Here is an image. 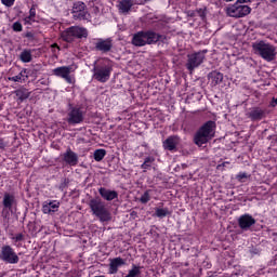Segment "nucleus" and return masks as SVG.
<instances>
[{
    "mask_svg": "<svg viewBox=\"0 0 277 277\" xmlns=\"http://www.w3.org/2000/svg\"><path fill=\"white\" fill-rule=\"evenodd\" d=\"M166 35L158 34L155 30H141L133 35V47H146V44H157L158 42H166Z\"/></svg>",
    "mask_w": 277,
    "mask_h": 277,
    "instance_id": "obj_1",
    "label": "nucleus"
},
{
    "mask_svg": "<svg viewBox=\"0 0 277 277\" xmlns=\"http://www.w3.org/2000/svg\"><path fill=\"white\" fill-rule=\"evenodd\" d=\"M215 121L209 120L203 123L194 134L193 142L199 148L209 144L215 137Z\"/></svg>",
    "mask_w": 277,
    "mask_h": 277,
    "instance_id": "obj_2",
    "label": "nucleus"
},
{
    "mask_svg": "<svg viewBox=\"0 0 277 277\" xmlns=\"http://www.w3.org/2000/svg\"><path fill=\"white\" fill-rule=\"evenodd\" d=\"M255 55H260L265 62H274L276 60V45L266 41H256L252 43Z\"/></svg>",
    "mask_w": 277,
    "mask_h": 277,
    "instance_id": "obj_3",
    "label": "nucleus"
},
{
    "mask_svg": "<svg viewBox=\"0 0 277 277\" xmlns=\"http://www.w3.org/2000/svg\"><path fill=\"white\" fill-rule=\"evenodd\" d=\"M92 215L97 217L100 222H111V212L101 198H93L89 201Z\"/></svg>",
    "mask_w": 277,
    "mask_h": 277,
    "instance_id": "obj_4",
    "label": "nucleus"
},
{
    "mask_svg": "<svg viewBox=\"0 0 277 277\" xmlns=\"http://www.w3.org/2000/svg\"><path fill=\"white\" fill-rule=\"evenodd\" d=\"M111 70H114L111 65H96L95 62L92 69L93 79L100 83H107V80L111 77Z\"/></svg>",
    "mask_w": 277,
    "mask_h": 277,
    "instance_id": "obj_5",
    "label": "nucleus"
},
{
    "mask_svg": "<svg viewBox=\"0 0 277 277\" xmlns=\"http://www.w3.org/2000/svg\"><path fill=\"white\" fill-rule=\"evenodd\" d=\"M205 55H207V50L195 52L187 55L185 66L190 75L194 72L195 68H199L200 65L205 62Z\"/></svg>",
    "mask_w": 277,
    "mask_h": 277,
    "instance_id": "obj_6",
    "label": "nucleus"
},
{
    "mask_svg": "<svg viewBox=\"0 0 277 277\" xmlns=\"http://www.w3.org/2000/svg\"><path fill=\"white\" fill-rule=\"evenodd\" d=\"M0 261L9 265H16L21 258H18V254L10 245H4L0 249Z\"/></svg>",
    "mask_w": 277,
    "mask_h": 277,
    "instance_id": "obj_7",
    "label": "nucleus"
},
{
    "mask_svg": "<svg viewBox=\"0 0 277 277\" xmlns=\"http://www.w3.org/2000/svg\"><path fill=\"white\" fill-rule=\"evenodd\" d=\"M250 12H252V9L249 5L238 4V2L226 9L227 16L232 18H243V16H248Z\"/></svg>",
    "mask_w": 277,
    "mask_h": 277,
    "instance_id": "obj_8",
    "label": "nucleus"
},
{
    "mask_svg": "<svg viewBox=\"0 0 277 277\" xmlns=\"http://www.w3.org/2000/svg\"><path fill=\"white\" fill-rule=\"evenodd\" d=\"M74 21H88V6L82 1L74 3L71 9Z\"/></svg>",
    "mask_w": 277,
    "mask_h": 277,
    "instance_id": "obj_9",
    "label": "nucleus"
},
{
    "mask_svg": "<svg viewBox=\"0 0 277 277\" xmlns=\"http://www.w3.org/2000/svg\"><path fill=\"white\" fill-rule=\"evenodd\" d=\"M68 124H81L83 122V110L79 107H70L67 113Z\"/></svg>",
    "mask_w": 277,
    "mask_h": 277,
    "instance_id": "obj_10",
    "label": "nucleus"
},
{
    "mask_svg": "<svg viewBox=\"0 0 277 277\" xmlns=\"http://www.w3.org/2000/svg\"><path fill=\"white\" fill-rule=\"evenodd\" d=\"M114 49V42L111 38L107 39H95L94 50L100 51L101 53H109Z\"/></svg>",
    "mask_w": 277,
    "mask_h": 277,
    "instance_id": "obj_11",
    "label": "nucleus"
},
{
    "mask_svg": "<svg viewBox=\"0 0 277 277\" xmlns=\"http://www.w3.org/2000/svg\"><path fill=\"white\" fill-rule=\"evenodd\" d=\"M256 224V219L250 214H242L238 217V226L241 230H250Z\"/></svg>",
    "mask_w": 277,
    "mask_h": 277,
    "instance_id": "obj_12",
    "label": "nucleus"
},
{
    "mask_svg": "<svg viewBox=\"0 0 277 277\" xmlns=\"http://www.w3.org/2000/svg\"><path fill=\"white\" fill-rule=\"evenodd\" d=\"M72 70V67L70 66H61L56 67L52 70V74L55 77H61V79H64L67 83H72V78L70 77V72Z\"/></svg>",
    "mask_w": 277,
    "mask_h": 277,
    "instance_id": "obj_13",
    "label": "nucleus"
},
{
    "mask_svg": "<svg viewBox=\"0 0 277 277\" xmlns=\"http://www.w3.org/2000/svg\"><path fill=\"white\" fill-rule=\"evenodd\" d=\"M265 116H266L265 109H263L261 107H252L247 113V118H249L253 122L263 120V118H265Z\"/></svg>",
    "mask_w": 277,
    "mask_h": 277,
    "instance_id": "obj_14",
    "label": "nucleus"
},
{
    "mask_svg": "<svg viewBox=\"0 0 277 277\" xmlns=\"http://www.w3.org/2000/svg\"><path fill=\"white\" fill-rule=\"evenodd\" d=\"M133 5H144V2H135L133 0H121L119 4L117 5L120 14H129L131 12V8Z\"/></svg>",
    "mask_w": 277,
    "mask_h": 277,
    "instance_id": "obj_15",
    "label": "nucleus"
},
{
    "mask_svg": "<svg viewBox=\"0 0 277 277\" xmlns=\"http://www.w3.org/2000/svg\"><path fill=\"white\" fill-rule=\"evenodd\" d=\"M98 194L101 198H103V200H107V202H111V200H116V198H118V192L106 187H100Z\"/></svg>",
    "mask_w": 277,
    "mask_h": 277,
    "instance_id": "obj_16",
    "label": "nucleus"
},
{
    "mask_svg": "<svg viewBox=\"0 0 277 277\" xmlns=\"http://www.w3.org/2000/svg\"><path fill=\"white\" fill-rule=\"evenodd\" d=\"M208 80L210 82L211 88H215V85H220L222 81H224V74L213 70L208 74Z\"/></svg>",
    "mask_w": 277,
    "mask_h": 277,
    "instance_id": "obj_17",
    "label": "nucleus"
},
{
    "mask_svg": "<svg viewBox=\"0 0 277 277\" xmlns=\"http://www.w3.org/2000/svg\"><path fill=\"white\" fill-rule=\"evenodd\" d=\"M63 159L68 166H77V163H79V156L70 148L63 155Z\"/></svg>",
    "mask_w": 277,
    "mask_h": 277,
    "instance_id": "obj_18",
    "label": "nucleus"
},
{
    "mask_svg": "<svg viewBox=\"0 0 277 277\" xmlns=\"http://www.w3.org/2000/svg\"><path fill=\"white\" fill-rule=\"evenodd\" d=\"M57 209H60V201L56 200L44 201L42 205V213L44 214L55 213Z\"/></svg>",
    "mask_w": 277,
    "mask_h": 277,
    "instance_id": "obj_19",
    "label": "nucleus"
},
{
    "mask_svg": "<svg viewBox=\"0 0 277 277\" xmlns=\"http://www.w3.org/2000/svg\"><path fill=\"white\" fill-rule=\"evenodd\" d=\"M127 265V262L122 258L110 259L109 263V274H118V268Z\"/></svg>",
    "mask_w": 277,
    "mask_h": 277,
    "instance_id": "obj_20",
    "label": "nucleus"
},
{
    "mask_svg": "<svg viewBox=\"0 0 277 277\" xmlns=\"http://www.w3.org/2000/svg\"><path fill=\"white\" fill-rule=\"evenodd\" d=\"M179 136H169L163 143L162 146L164 150H176V146H179Z\"/></svg>",
    "mask_w": 277,
    "mask_h": 277,
    "instance_id": "obj_21",
    "label": "nucleus"
},
{
    "mask_svg": "<svg viewBox=\"0 0 277 277\" xmlns=\"http://www.w3.org/2000/svg\"><path fill=\"white\" fill-rule=\"evenodd\" d=\"M2 205L4 209H12L16 205V197L12 194L5 193L3 196Z\"/></svg>",
    "mask_w": 277,
    "mask_h": 277,
    "instance_id": "obj_22",
    "label": "nucleus"
},
{
    "mask_svg": "<svg viewBox=\"0 0 277 277\" xmlns=\"http://www.w3.org/2000/svg\"><path fill=\"white\" fill-rule=\"evenodd\" d=\"M71 31L75 39L88 38V29L80 26H71Z\"/></svg>",
    "mask_w": 277,
    "mask_h": 277,
    "instance_id": "obj_23",
    "label": "nucleus"
},
{
    "mask_svg": "<svg viewBox=\"0 0 277 277\" xmlns=\"http://www.w3.org/2000/svg\"><path fill=\"white\" fill-rule=\"evenodd\" d=\"M36 50H31V49H24L21 54H19V60L21 62H23V64H29V62H31V60H34L32 57V53Z\"/></svg>",
    "mask_w": 277,
    "mask_h": 277,
    "instance_id": "obj_24",
    "label": "nucleus"
},
{
    "mask_svg": "<svg viewBox=\"0 0 277 277\" xmlns=\"http://www.w3.org/2000/svg\"><path fill=\"white\" fill-rule=\"evenodd\" d=\"M61 38L64 40V42L72 43L75 42V34L72 32V28L69 27L63 32H61Z\"/></svg>",
    "mask_w": 277,
    "mask_h": 277,
    "instance_id": "obj_25",
    "label": "nucleus"
},
{
    "mask_svg": "<svg viewBox=\"0 0 277 277\" xmlns=\"http://www.w3.org/2000/svg\"><path fill=\"white\" fill-rule=\"evenodd\" d=\"M153 163H155V159L150 156L146 157L144 162L141 164V170H143V172H148V170L153 168Z\"/></svg>",
    "mask_w": 277,
    "mask_h": 277,
    "instance_id": "obj_26",
    "label": "nucleus"
},
{
    "mask_svg": "<svg viewBox=\"0 0 277 277\" xmlns=\"http://www.w3.org/2000/svg\"><path fill=\"white\" fill-rule=\"evenodd\" d=\"M156 217H168V215H172V212H170V209L168 208H156Z\"/></svg>",
    "mask_w": 277,
    "mask_h": 277,
    "instance_id": "obj_27",
    "label": "nucleus"
},
{
    "mask_svg": "<svg viewBox=\"0 0 277 277\" xmlns=\"http://www.w3.org/2000/svg\"><path fill=\"white\" fill-rule=\"evenodd\" d=\"M105 155H107V150H105V149H96V150L93 153V158H94L96 161H103V159H105Z\"/></svg>",
    "mask_w": 277,
    "mask_h": 277,
    "instance_id": "obj_28",
    "label": "nucleus"
},
{
    "mask_svg": "<svg viewBox=\"0 0 277 277\" xmlns=\"http://www.w3.org/2000/svg\"><path fill=\"white\" fill-rule=\"evenodd\" d=\"M150 201V190H146L140 198V202L146 205V202Z\"/></svg>",
    "mask_w": 277,
    "mask_h": 277,
    "instance_id": "obj_29",
    "label": "nucleus"
},
{
    "mask_svg": "<svg viewBox=\"0 0 277 277\" xmlns=\"http://www.w3.org/2000/svg\"><path fill=\"white\" fill-rule=\"evenodd\" d=\"M15 94L19 98V101H25V98H29V93H26L23 90H17Z\"/></svg>",
    "mask_w": 277,
    "mask_h": 277,
    "instance_id": "obj_30",
    "label": "nucleus"
},
{
    "mask_svg": "<svg viewBox=\"0 0 277 277\" xmlns=\"http://www.w3.org/2000/svg\"><path fill=\"white\" fill-rule=\"evenodd\" d=\"M17 76L21 78L22 83L29 79V76H27V69H23Z\"/></svg>",
    "mask_w": 277,
    "mask_h": 277,
    "instance_id": "obj_31",
    "label": "nucleus"
},
{
    "mask_svg": "<svg viewBox=\"0 0 277 277\" xmlns=\"http://www.w3.org/2000/svg\"><path fill=\"white\" fill-rule=\"evenodd\" d=\"M12 29L13 31H16V32L23 31V24H21V22H15L12 25Z\"/></svg>",
    "mask_w": 277,
    "mask_h": 277,
    "instance_id": "obj_32",
    "label": "nucleus"
},
{
    "mask_svg": "<svg viewBox=\"0 0 277 277\" xmlns=\"http://www.w3.org/2000/svg\"><path fill=\"white\" fill-rule=\"evenodd\" d=\"M12 240L15 241V243H18V241H25V235L23 234H16L14 237H12Z\"/></svg>",
    "mask_w": 277,
    "mask_h": 277,
    "instance_id": "obj_33",
    "label": "nucleus"
},
{
    "mask_svg": "<svg viewBox=\"0 0 277 277\" xmlns=\"http://www.w3.org/2000/svg\"><path fill=\"white\" fill-rule=\"evenodd\" d=\"M237 181L240 183H243V179H248V173L246 172H240L236 175Z\"/></svg>",
    "mask_w": 277,
    "mask_h": 277,
    "instance_id": "obj_34",
    "label": "nucleus"
},
{
    "mask_svg": "<svg viewBox=\"0 0 277 277\" xmlns=\"http://www.w3.org/2000/svg\"><path fill=\"white\" fill-rule=\"evenodd\" d=\"M16 0H1L2 5H5V8H12L14 5V2Z\"/></svg>",
    "mask_w": 277,
    "mask_h": 277,
    "instance_id": "obj_35",
    "label": "nucleus"
},
{
    "mask_svg": "<svg viewBox=\"0 0 277 277\" xmlns=\"http://www.w3.org/2000/svg\"><path fill=\"white\" fill-rule=\"evenodd\" d=\"M36 8H38V5H36V4L31 5V8L29 10V15H28V16H30V18H35L36 19Z\"/></svg>",
    "mask_w": 277,
    "mask_h": 277,
    "instance_id": "obj_36",
    "label": "nucleus"
},
{
    "mask_svg": "<svg viewBox=\"0 0 277 277\" xmlns=\"http://www.w3.org/2000/svg\"><path fill=\"white\" fill-rule=\"evenodd\" d=\"M197 14H198V16H200V18L202 21H205V18H207V11H205V9H198Z\"/></svg>",
    "mask_w": 277,
    "mask_h": 277,
    "instance_id": "obj_37",
    "label": "nucleus"
},
{
    "mask_svg": "<svg viewBox=\"0 0 277 277\" xmlns=\"http://www.w3.org/2000/svg\"><path fill=\"white\" fill-rule=\"evenodd\" d=\"M24 23L25 25H31V23H36V19L28 15L24 18Z\"/></svg>",
    "mask_w": 277,
    "mask_h": 277,
    "instance_id": "obj_38",
    "label": "nucleus"
},
{
    "mask_svg": "<svg viewBox=\"0 0 277 277\" xmlns=\"http://www.w3.org/2000/svg\"><path fill=\"white\" fill-rule=\"evenodd\" d=\"M9 81H14L15 83H23V80L17 76L9 77Z\"/></svg>",
    "mask_w": 277,
    "mask_h": 277,
    "instance_id": "obj_39",
    "label": "nucleus"
},
{
    "mask_svg": "<svg viewBox=\"0 0 277 277\" xmlns=\"http://www.w3.org/2000/svg\"><path fill=\"white\" fill-rule=\"evenodd\" d=\"M276 105H277V97H273L271 102V107H276Z\"/></svg>",
    "mask_w": 277,
    "mask_h": 277,
    "instance_id": "obj_40",
    "label": "nucleus"
},
{
    "mask_svg": "<svg viewBox=\"0 0 277 277\" xmlns=\"http://www.w3.org/2000/svg\"><path fill=\"white\" fill-rule=\"evenodd\" d=\"M250 1H252V0H237V2L236 3H250Z\"/></svg>",
    "mask_w": 277,
    "mask_h": 277,
    "instance_id": "obj_41",
    "label": "nucleus"
},
{
    "mask_svg": "<svg viewBox=\"0 0 277 277\" xmlns=\"http://www.w3.org/2000/svg\"><path fill=\"white\" fill-rule=\"evenodd\" d=\"M52 49H60V45H57V43H53Z\"/></svg>",
    "mask_w": 277,
    "mask_h": 277,
    "instance_id": "obj_42",
    "label": "nucleus"
},
{
    "mask_svg": "<svg viewBox=\"0 0 277 277\" xmlns=\"http://www.w3.org/2000/svg\"><path fill=\"white\" fill-rule=\"evenodd\" d=\"M26 38H31V32H27Z\"/></svg>",
    "mask_w": 277,
    "mask_h": 277,
    "instance_id": "obj_43",
    "label": "nucleus"
},
{
    "mask_svg": "<svg viewBox=\"0 0 277 277\" xmlns=\"http://www.w3.org/2000/svg\"><path fill=\"white\" fill-rule=\"evenodd\" d=\"M145 1V3H148V1H153V0H144Z\"/></svg>",
    "mask_w": 277,
    "mask_h": 277,
    "instance_id": "obj_44",
    "label": "nucleus"
},
{
    "mask_svg": "<svg viewBox=\"0 0 277 277\" xmlns=\"http://www.w3.org/2000/svg\"><path fill=\"white\" fill-rule=\"evenodd\" d=\"M226 163H228V162H223L222 166H226Z\"/></svg>",
    "mask_w": 277,
    "mask_h": 277,
    "instance_id": "obj_45",
    "label": "nucleus"
}]
</instances>
